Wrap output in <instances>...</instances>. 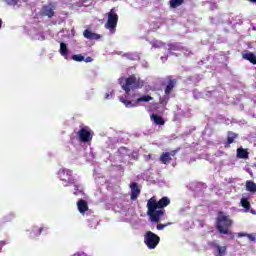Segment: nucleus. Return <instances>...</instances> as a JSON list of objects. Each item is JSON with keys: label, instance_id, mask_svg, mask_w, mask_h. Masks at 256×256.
I'll list each match as a JSON object with an SVG mask.
<instances>
[{"label": "nucleus", "instance_id": "nucleus-31", "mask_svg": "<svg viewBox=\"0 0 256 256\" xmlns=\"http://www.w3.org/2000/svg\"><path fill=\"white\" fill-rule=\"evenodd\" d=\"M152 47H154L155 49H161V47H163L164 49H167V44H164L163 42L159 41V40H153L150 42Z\"/></svg>", "mask_w": 256, "mask_h": 256}, {"label": "nucleus", "instance_id": "nucleus-42", "mask_svg": "<svg viewBox=\"0 0 256 256\" xmlns=\"http://www.w3.org/2000/svg\"><path fill=\"white\" fill-rule=\"evenodd\" d=\"M118 153H120V155H129V152H128L127 148H125V147H120L118 149Z\"/></svg>", "mask_w": 256, "mask_h": 256}, {"label": "nucleus", "instance_id": "nucleus-16", "mask_svg": "<svg viewBox=\"0 0 256 256\" xmlns=\"http://www.w3.org/2000/svg\"><path fill=\"white\" fill-rule=\"evenodd\" d=\"M153 203L156 204V207H158V209H165V207H167V205L171 203V200L169 199V197L164 196L158 202H156V200L153 198Z\"/></svg>", "mask_w": 256, "mask_h": 256}, {"label": "nucleus", "instance_id": "nucleus-29", "mask_svg": "<svg viewBox=\"0 0 256 256\" xmlns=\"http://www.w3.org/2000/svg\"><path fill=\"white\" fill-rule=\"evenodd\" d=\"M149 101H153V97L150 95H143L139 98H136V103H149Z\"/></svg>", "mask_w": 256, "mask_h": 256}, {"label": "nucleus", "instance_id": "nucleus-20", "mask_svg": "<svg viewBox=\"0 0 256 256\" xmlns=\"http://www.w3.org/2000/svg\"><path fill=\"white\" fill-rule=\"evenodd\" d=\"M211 245H212V247H215V249L218 252L215 256H225L226 255L227 247L220 246L219 244H217V242H212Z\"/></svg>", "mask_w": 256, "mask_h": 256}, {"label": "nucleus", "instance_id": "nucleus-12", "mask_svg": "<svg viewBox=\"0 0 256 256\" xmlns=\"http://www.w3.org/2000/svg\"><path fill=\"white\" fill-rule=\"evenodd\" d=\"M41 13L45 17H49V19H51V17H53V15H55V5L48 4V5L43 6Z\"/></svg>", "mask_w": 256, "mask_h": 256}, {"label": "nucleus", "instance_id": "nucleus-23", "mask_svg": "<svg viewBox=\"0 0 256 256\" xmlns=\"http://www.w3.org/2000/svg\"><path fill=\"white\" fill-rule=\"evenodd\" d=\"M236 153L238 159H249V151L243 147L237 148Z\"/></svg>", "mask_w": 256, "mask_h": 256}, {"label": "nucleus", "instance_id": "nucleus-14", "mask_svg": "<svg viewBox=\"0 0 256 256\" xmlns=\"http://www.w3.org/2000/svg\"><path fill=\"white\" fill-rule=\"evenodd\" d=\"M77 207H78V211L79 213H81V215H89V205L87 204V201L80 199L77 202Z\"/></svg>", "mask_w": 256, "mask_h": 256}, {"label": "nucleus", "instance_id": "nucleus-38", "mask_svg": "<svg viewBox=\"0 0 256 256\" xmlns=\"http://www.w3.org/2000/svg\"><path fill=\"white\" fill-rule=\"evenodd\" d=\"M239 237H247L249 241H255V234L240 233Z\"/></svg>", "mask_w": 256, "mask_h": 256}, {"label": "nucleus", "instance_id": "nucleus-50", "mask_svg": "<svg viewBox=\"0 0 256 256\" xmlns=\"http://www.w3.org/2000/svg\"><path fill=\"white\" fill-rule=\"evenodd\" d=\"M3 27V20L0 19V29Z\"/></svg>", "mask_w": 256, "mask_h": 256}, {"label": "nucleus", "instance_id": "nucleus-6", "mask_svg": "<svg viewBox=\"0 0 256 256\" xmlns=\"http://www.w3.org/2000/svg\"><path fill=\"white\" fill-rule=\"evenodd\" d=\"M147 207V215L150 217L152 223H159V221H161V217L165 214V209L158 208L157 204L153 202V198L148 200Z\"/></svg>", "mask_w": 256, "mask_h": 256}, {"label": "nucleus", "instance_id": "nucleus-7", "mask_svg": "<svg viewBox=\"0 0 256 256\" xmlns=\"http://www.w3.org/2000/svg\"><path fill=\"white\" fill-rule=\"evenodd\" d=\"M107 22L105 24V29H108L110 35H114L115 29L117 28V23L119 22V15H117V12H115V8H112L107 13Z\"/></svg>", "mask_w": 256, "mask_h": 256}, {"label": "nucleus", "instance_id": "nucleus-25", "mask_svg": "<svg viewBox=\"0 0 256 256\" xmlns=\"http://www.w3.org/2000/svg\"><path fill=\"white\" fill-rule=\"evenodd\" d=\"M115 143H117V138L108 137L105 139V149H115Z\"/></svg>", "mask_w": 256, "mask_h": 256}, {"label": "nucleus", "instance_id": "nucleus-5", "mask_svg": "<svg viewBox=\"0 0 256 256\" xmlns=\"http://www.w3.org/2000/svg\"><path fill=\"white\" fill-rule=\"evenodd\" d=\"M233 225V221L229 219V216L220 212L217 217L216 228L221 235H228L229 239H234L235 236L231 231H229V227Z\"/></svg>", "mask_w": 256, "mask_h": 256}, {"label": "nucleus", "instance_id": "nucleus-26", "mask_svg": "<svg viewBox=\"0 0 256 256\" xmlns=\"http://www.w3.org/2000/svg\"><path fill=\"white\" fill-rule=\"evenodd\" d=\"M239 137V134L233 132V131H228L227 135V144L231 145V143H235V139Z\"/></svg>", "mask_w": 256, "mask_h": 256}, {"label": "nucleus", "instance_id": "nucleus-21", "mask_svg": "<svg viewBox=\"0 0 256 256\" xmlns=\"http://www.w3.org/2000/svg\"><path fill=\"white\" fill-rule=\"evenodd\" d=\"M175 85H177V79H169L164 93L166 95H171V91H173V89H175Z\"/></svg>", "mask_w": 256, "mask_h": 256}, {"label": "nucleus", "instance_id": "nucleus-2", "mask_svg": "<svg viewBox=\"0 0 256 256\" xmlns=\"http://www.w3.org/2000/svg\"><path fill=\"white\" fill-rule=\"evenodd\" d=\"M57 175L60 181H62V185L64 187H71V185H73V194L78 197H83V185H81L79 179L73 175L72 170L67 168H60Z\"/></svg>", "mask_w": 256, "mask_h": 256}, {"label": "nucleus", "instance_id": "nucleus-52", "mask_svg": "<svg viewBox=\"0 0 256 256\" xmlns=\"http://www.w3.org/2000/svg\"><path fill=\"white\" fill-rule=\"evenodd\" d=\"M250 213H252V215H256V211L255 210H250Z\"/></svg>", "mask_w": 256, "mask_h": 256}, {"label": "nucleus", "instance_id": "nucleus-34", "mask_svg": "<svg viewBox=\"0 0 256 256\" xmlns=\"http://www.w3.org/2000/svg\"><path fill=\"white\" fill-rule=\"evenodd\" d=\"M72 60L77 61L78 63H81L82 61H85V56L81 54H74L72 55Z\"/></svg>", "mask_w": 256, "mask_h": 256}, {"label": "nucleus", "instance_id": "nucleus-36", "mask_svg": "<svg viewBox=\"0 0 256 256\" xmlns=\"http://www.w3.org/2000/svg\"><path fill=\"white\" fill-rule=\"evenodd\" d=\"M33 39H35L36 41H45V35L43 34V32H38L33 35Z\"/></svg>", "mask_w": 256, "mask_h": 256}, {"label": "nucleus", "instance_id": "nucleus-3", "mask_svg": "<svg viewBox=\"0 0 256 256\" xmlns=\"http://www.w3.org/2000/svg\"><path fill=\"white\" fill-rule=\"evenodd\" d=\"M112 211H114V213H119L121 215L120 221H123L124 223H129L131 217H133V212L129 209V203L123 198L114 199L112 201Z\"/></svg>", "mask_w": 256, "mask_h": 256}, {"label": "nucleus", "instance_id": "nucleus-24", "mask_svg": "<svg viewBox=\"0 0 256 256\" xmlns=\"http://www.w3.org/2000/svg\"><path fill=\"white\" fill-rule=\"evenodd\" d=\"M150 119L154 123V125H159V126L165 125V120L163 119V117L157 114H152Z\"/></svg>", "mask_w": 256, "mask_h": 256}, {"label": "nucleus", "instance_id": "nucleus-55", "mask_svg": "<svg viewBox=\"0 0 256 256\" xmlns=\"http://www.w3.org/2000/svg\"><path fill=\"white\" fill-rule=\"evenodd\" d=\"M252 29H253V31H256V28H255V27H253Z\"/></svg>", "mask_w": 256, "mask_h": 256}, {"label": "nucleus", "instance_id": "nucleus-22", "mask_svg": "<svg viewBox=\"0 0 256 256\" xmlns=\"http://www.w3.org/2000/svg\"><path fill=\"white\" fill-rule=\"evenodd\" d=\"M240 205L244 209L242 210L243 213H249V209H251V203L249 202V198L242 197L240 200Z\"/></svg>", "mask_w": 256, "mask_h": 256}, {"label": "nucleus", "instance_id": "nucleus-45", "mask_svg": "<svg viewBox=\"0 0 256 256\" xmlns=\"http://www.w3.org/2000/svg\"><path fill=\"white\" fill-rule=\"evenodd\" d=\"M186 57L188 56V55H191V50H189V49H187V48H185V47H183V49L182 50H180Z\"/></svg>", "mask_w": 256, "mask_h": 256}, {"label": "nucleus", "instance_id": "nucleus-33", "mask_svg": "<svg viewBox=\"0 0 256 256\" xmlns=\"http://www.w3.org/2000/svg\"><path fill=\"white\" fill-rule=\"evenodd\" d=\"M205 5L210 9V11H215V9H217V3L213 0L206 1Z\"/></svg>", "mask_w": 256, "mask_h": 256}, {"label": "nucleus", "instance_id": "nucleus-47", "mask_svg": "<svg viewBox=\"0 0 256 256\" xmlns=\"http://www.w3.org/2000/svg\"><path fill=\"white\" fill-rule=\"evenodd\" d=\"M210 21L213 25H217L219 23L215 18H210Z\"/></svg>", "mask_w": 256, "mask_h": 256}, {"label": "nucleus", "instance_id": "nucleus-32", "mask_svg": "<svg viewBox=\"0 0 256 256\" xmlns=\"http://www.w3.org/2000/svg\"><path fill=\"white\" fill-rule=\"evenodd\" d=\"M98 225H99V220L95 218L88 219V227H90V229H97Z\"/></svg>", "mask_w": 256, "mask_h": 256}, {"label": "nucleus", "instance_id": "nucleus-18", "mask_svg": "<svg viewBox=\"0 0 256 256\" xmlns=\"http://www.w3.org/2000/svg\"><path fill=\"white\" fill-rule=\"evenodd\" d=\"M169 55H175L173 51H181L183 46L180 43H170L166 45Z\"/></svg>", "mask_w": 256, "mask_h": 256}, {"label": "nucleus", "instance_id": "nucleus-1", "mask_svg": "<svg viewBox=\"0 0 256 256\" xmlns=\"http://www.w3.org/2000/svg\"><path fill=\"white\" fill-rule=\"evenodd\" d=\"M120 85H122L123 91H125L124 97H120L121 103L125 105L128 109L135 107L133 104V99H137V89L141 87L139 84V78H136L135 75H131L128 78H121Z\"/></svg>", "mask_w": 256, "mask_h": 256}, {"label": "nucleus", "instance_id": "nucleus-46", "mask_svg": "<svg viewBox=\"0 0 256 256\" xmlns=\"http://www.w3.org/2000/svg\"><path fill=\"white\" fill-rule=\"evenodd\" d=\"M85 63H93V58L91 56H88L84 58Z\"/></svg>", "mask_w": 256, "mask_h": 256}, {"label": "nucleus", "instance_id": "nucleus-8", "mask_svg": "<svg viewBox=\"0 0 256 256\" xmlns=\"http://www.w3.org/2000/svg\"><path fill=\"white\" fill-rule=\"evenodd\" d=\"M161 243V237L152 231H146L144 234V245L150 250L157 249V245Z\"/></svg>", "mask_w": 256, "mask_h": 256}, {"label": "nucleus", "instance_id": "nucleus-57", "mask_svg": "<svg viewBox=\"0 0 256 256\" xmlns=\"http://www.w3.org/2000/svg\"><path fill=\"white\" fill-rule=\"evenodd\" d=\"M145 67H147V62L144 64Z\"/></svg>", "mask_w": 256, "mask_h": 256}, {"label": "nucleus", "instance_id": "nucleus-51", "mask_svg": "<svg viewBox=\"0 0 256 256\" xmlns=\"http://www.w3.org/2000/svg\"><path fill=\"white\" fill-rule=\"evenodd\" d=\"M251 101L253 102V105H255V103H256L255 97H253V98L251 99Z\"/></svg>", "mask_w": 256, "mask_h": 256}, {"label": "nucleus", "instance_id": "nucleus-56", "mask_svg": "<svg viewBox=\"0 0 256 256\" xmlns=\"http://www.w3.org/2000/svg\"><path fill=\"white\" fill-rule=\"evenodd\" d=\"M145 67H147V62L144 64Z\"/></svg>", "mask_w": 256, "mask_h": 256}, {"label": "nucleus", "instance_id": "nucleus-49", "mask_svg": "<svg viewBox=\"0 0 256 256\" xmlns=\"http://www.w3.org/2000/svg\"><path fill=\"white\" fill-rule=\"evenodd\" d=\"M61 33H65V29H62L58 32V35H61Z\"/></svg>", "mask_w": 256, "mask_h": 256}, {"label": "nucleus", "instance_id": "nucleus-40", "mask_svg": "<svg viewBox=\"0 0 256 256\" xmlns=\"http://www.w3.org/2000/svg\"><path fill=\"white\" fill-rule=\"evenodd\" d=\"M16 215L13 212H10L4 217V221H13L15 219Z\"/></svg>", "mask_w": 256, "mask_h": 256}, {"label": "nucleus", "instance_id": "nucleus-17", "mask_svg": "<svg viewBox=\"0 0 256 256\" xmlns=\"http://www.w3.org/2000/svg\"><path fill=\"white\" fill-rule=\"evenodd\" d=\"M83 36L85 39H89L90 41H97V39H101V35L93 33L89 29L84 30Z\"/></svg>", "mask_w": 256, "mask_h": 256}, {"label": "nucleus", "instance_id": "nucleus-10", "mask_svg": "<svg viewBox=\"0 0 256 256\" xmlns=\"http://www.w3.org/2000/svg\"><path fill=\"white\" fill-rule=\"evenodd\" d=\"M178 150H172L170 152H163L160 155V161L163 165H169V163H171V161L173 160V157H175V155H177Z\"/></svg>", "mask_w": 256, "mask_h": 256}, {"label": "nucleus", "instance_id": "nucleus-44", "mask_svg": "<svg viewBox=\"0 0 256 256\" xmlns=\"http://www.w3.org/2000/svg\"><path fill=\"white\" fill-rule=\"evenodd\" d=\"M5 245H9V241L1 240L0 241V253H1L2 249L5 247Z\"/></svg>", "mask_w": 256, "mask_h": 256}, {"label": "nucleus", "instance_id": "nucleus-30", "mask_svg": "<svg viewBox=\"0 0 256 256\" xmlns=\"http://www.w3.org/2000/svg\"><path fill=\"white\" fill-rule=\"evenodd\" d=\"M185 3V0H170L169 5L171 9H177V7H181V5Z\"/></svg>", "mask_w": 256, "mask_h": 256}, {"label": "nucleus", "instance_id": "nucleus-43", "mask_svg": "<svg viewBox=\"0 0 256 256\" xmlns=\"http://www.w3.org/2000/svg\"><path fill=\"white\" fill-rule=\"evenodd\" d=\"M189 209H191V207H189V206L180 208V210H179L180 215H185V213H187V211H189Z\"/></svg>", "mask_w": 256, "mask_h": 256}, {"label": "nucleus", "instance_id": "nucleus-13", "mask_svg": "<svg viewBox=\"0 0 256 256\" xmlns=\"http://www.w3.org/2000/svg\"><path fill=\"white\" fill-rule=\"evenodd\" d=\"M130 189H131V200L136 201L137 197L141 195V189H139V184H137V182H132L130 184Z\"/></svg>", "mask_w": 256, "mask_h": 256}, {"label": "nucleus", "instance_id": "nucleus-53", "mask_svg": "<svg viewBox=\"0 0 256 256\" xmlns=\"http://www.w3.org/2000/svg\"><path fill=\"white\" fill-rule=\"evenodd\" d=\"M250 1V3H256V0H247Z\"/></svg>", "mask_w": 256, "mask_h": 256}, {"label": "nucleus", "instance_id": "nucleus-35", "mask_svg": "<svg viewBox=\"0 0 256 256\" xmlns=\"http://www.w3.org/2000/svg\"><path fill=\"white\" fill-rule=\"evenodd\" d=\"M7 5H11L13 7H15V5L17 7H21V0H5Z\"/></svg>", "mask_w": 256, "mask_h": 256}, {"label": "nucleus", "instance_id": "nucleus-27", "mask_svg": "<svg viewBox=\"0 0 256 256\" xmlns=\"http://www.w3.org/2000/svg\"><path fill=\"white\" fill-rule=\"evenodd\" d=\"M124 57H126V59H129L130 61H139V53L137 52L125 53Z\"/></svg>", "mask_w": 256, "mask_h": 256}, {"label": "nucleus", "instance_id": "nucleus-48", "mask_svg": "<svg viewBox=\"0 0 256 256\" xmlns=\"http://www.w3.org/2000/svg\"><path fill=\"white\" fill-rule=\"evenodd\" d=\"M161 61H162V63H165V61H167V56H162Z\"/></svg>", "mask_w": 256, "mask_h": 256}, {"label": "nucleus", "instance_id": "nucleus-4", "mask_svg": "<svg viewBox=\"0 0 256 256\" xmlns=\"http://www.w3.org/2000/svg\"><path fill=\"white\" fill-rule=\"evenodd\" d=\"M225 95V88L222 86L208 87L204 92L199 90L193 91L194 99H217Z\"/></svg>", "mask_w": 256, "mask_h": 256}, {"label": "nucleus", "instance_id": "nucleus-28", "mask_svg": "<svg viewBox=\"0 0 256 256\" xmlns=\"http://www.w3.org/2000/svg\"><path fill=\"white\" fill-rule=\"evenodd\" d=\"M246 191H249V193H256V184L255 182L249 180L246 182Z\"/></svg>", "mask_w": 256, "mask_h": 256}, {"label": "nucleus", "instance_id": "nucleus-54", "mask_svg": "<svg viewBox=\"0 0 256 256\" xmlns=\"http://www.w3.org/2000/svg\"><path fill=\"white\" fill-rule=\"evenodd\" d=\"M1 229H3V224L0 223V231H1Z\"/></svg>", "mask_w": 256, "mask_h": 256}, {"label": "nucleus", "instance_id": "nucleus-11", "mask_svg": "<svg viewBox=\"0 0 256 256\" xmlns=\"http://www.w3.org/2000/svg\"><path fill=\"white\" fill-rule=\"evenodd\" d=\"M47 233L49 231V227L42 225L41 227L33 226L30 230V238L37 239L41 235V233Z\"/></svg>", "mask_w": 256, "mask_h": 256}, {"label": "nucleus", "instance_id": "nucleus-15", "mask_svg": "<svg viewBox=\"0 0 256 256\" xmlns=\"http://www.w3.org/2000/svg\"><path fill=\"white\" fill-rule=\"evenodd\" d=\"M242 58L245 59V61L252 63V65H256V56L253 52H250L249 50L243 51Z\"/></svg>", "mask_w": 256, "mask_h": 256}, {"label": "nucleus", "instance_id": "nucleus-9", "mask_svg": "<svg viewBox=\"0 0 256 256\" xmlns=\"http://www.w3.org/2000/svg\"><path fill=\"white\" fill-rule=\"evenodd\" d=\"M78 139L82 143H89L91 139H93V135H91V130L88 127H83L78 131Z\"/></svg>", "mask_w": 256, "mask_h": 256}, {"label": "nucleus", "instance_id": "nucleus-37", "mask_svg": "<svg viewBox=\"0 0 256 256\" xmlns=\"http://www.w3.org/2000/svg\"><path fill=\"white\" fill-rule=\"evenodd\" d=\"M169 95L170 94H165L162 98H160V105H167L169 103Z\"/></svg>", "mask_w": 256, "mask_h": 256}, {"label": "nucleus", "instance_id": "nucleus-39", "mask_svg": "<svg viewBox=\"0 0 256 256\" xmlns=\"http://www.w3.org/2000/svg\"><path fill=\"white\" fill-rule=\"evenodd\" d=\"M113 97H115L113 90H109L104 95V99H107V100L113 99Z\"/></svg>", "mask_w": 256, "mask_h": 256}, {"label": "nucleus", "instance_id": "nucleus-41", "mask_svg": "<svg viewBox=\"0 0 256 256\" xmlns=\"http://www.w3.org/2000/svg\"><path fill=\"white\" fill-rule=\"evenodd\" d=\"M169 225H171V222L166 224H157L156 228L158 231H163V229H165V227H169Z\"/></svg>", "mask_w": 256, "mask_h": 256}, {"label": "nucleus", "instance_id": "nucleus-19", "mask_svg": "<svg viewBox=\"0 0 256 256\" xmlns=\"http://www.w3.org/2000/svg\"><path fill=\"white\" fill-rule=\"evenodd\" d=\"M59 53L64 59H69V46L65 42H60Z\"/></svg>", "mask_w": 256, "mask_h": 256}]
</instances>
